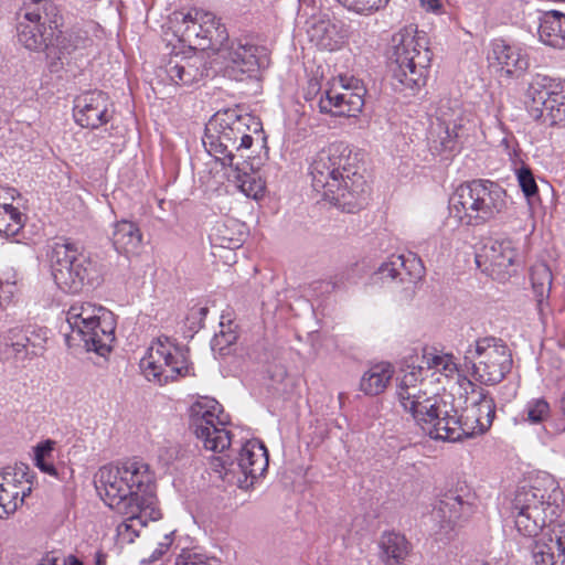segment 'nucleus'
Returning a JSON list of instances; mask_svg holds the SVG:
<instances>
[{
  "mask_svg": "<svg viewBox=\"0 0 565 565\" xmlns=\"http://www.w3.org/2000/svg\"><path fill=\"white\" fill-rule=\"evenodd\" d=\"M55 441L46 439L36 445L34 448V458H52V451L54 450Z\"/></svg>",
  "mask_w": 565,
  "mask_h": 565,
  "instance_id": "47",
  "label": "nucleus"
},
{
  "mask_svg": "<svg viewBox=\"0 0 565 565\" xmlns=\"http://www.w3.org/2000/svg\"><path fill=\"white\" fill-rule=\"evenodd\" d=\"M209 312L207 307L194 306L186 316V322L190 323V330L198 331L203 327V321Z\"/></svg>",
  "mask_w": 565,
  "mask_h": 565,
  "instance_id": "44",
  "label": "nucleus"
},
{
  "mask_svg": "<svg viewBox=\"0 0 565 565\" xmlns=\"http://www.w3.org/2000/svg\"><path fill=\"white\" fill-rule=\"evenodd\" d=\"M471 512V503L452 491L445 493L434 508V516L444 529H452L461 518L468 516Z\"/></svg>",
  "mask_w": 565,
  "mask_h": 565,
  "instance_id": "24",
  "label": "nucleus"
},
{
  "mask_svg": "<svg viewBox=\"0 0 565 565\" xmlns=\"http://www.w3.org/2000/svg\"><path fill=\"white\" fill-rule=\"evenodd\" d=\"M382 280H395L399 281H416L420 279L425 274V268L422 259L415 254L409 253L405 255H392L387 262H384L376 273Z\"/></svg>",
  "mask_w": 565,
  "mask_h": 565,
  "instance_id": "23",
  "label": "nucleus"
},
{
  "mask_svg": "<svg viewBox=\"0 0 565 565\" xmlns=\"http://www.w3.org/2000/svg\"><path fill=\"white\" fill-rule=\"evenodd\" d=\"M394 374L390 363H379L371 366L361 377L360 390L369 396L383 393Z\"/></svg>",
  "mask_w": 565,
  "mask_h": 565,
  "instance_id": "27",
  "label": "nucleus"
},
{
  "mask_svg": "<svg viewBox=\"0 0 565 565\" xmlns=\"http://www.w3.org/2000/svg\"><path fill=\"white\" fill-rule=\"evenodd\" d=\"M412 388L399 384L396 392L397 398L403 408L412 415L423 433H431L430 429L434 427L431 423L438 419V406L441 401L433 397L420 401L415 393L411 392Z\"/></svg>",
  "mask_w": 565,
  "mask_h": 565,
  "instance_id": "20",
  "label": "nucleus"
},
{
  "mask_svg": "<svg viewBox=\"0 0 565 565\" xmlns=\"http://www.w3.org/2000/svg\"><path fill=\"white\" fill-rule=\"evenodd\" d=\"M220 56L227 63L228 72L236 81L256 78L270 64L267 47L248 39H233Z\"/></svg>",
  "mask_w": 565,
  "mask_h": 565,
  "instance_id": "13",
  "label": "nucleus"
},
{
  "mask_svg": "<svg viewBox=\"0 0 565 565\" xmlns=\"http://www.w3.org/2000/svg\"><path fill=\"white\" fill-rule=\"evenodd\" d=\"M201 22L206 24V26L203 30L204 35L201 41V43L204 42V45H200L199 51H211L220 55L223 49L232 41L228 38L225 25L221 22L220 18L210 11L203 14V21L201 20Z\"/></svg>",
  "mask_w": 565,
  "mask_h": 565,
  "instance_id": "26",
  "label": "nucleus"
},
{
  "mask_svg": "<svg viewBox=\"0 0 565 565\" xmlns=\"http://www.w3.org/2000/svg\"><path fill=\"white\" fill-rule=\"evenodd\" d=\"M9 202H0V212L7 206Z\"/></svg>",
  "mask_w": 565,
  "mask_h": 565,
  "instance_id": "62",
  "label": "nucleus"
},
{
  "mask_svg": "<svg viewBox=\"0 0 565 565\" xmlns=\"http://www.w3.org/2000/svg\"><path fill=\"white\" fill-rule=\"evenodd\" d=\"M39 565V564H38Z\"/></svg>",
  "mask_w": 565,
  "mask_h": 565,
  "instance_id": "63",
  "label": "nucleus"
},
{
  "mask_svg": "<svg viewBox=\"0 0 565 565\" xmlns=\"http://www.w3.org/2000/svg\"><path fill=\"white\" fill-rule=\"evenodd\" d=\"M341 6L361 15H369L384 9L390 0H337Z\"/></svg>",
  "mask_w": 565,
  "mask_h": 565,
  "instance_id": "39",
  "label": "nucleus"
},
{
  "mask_svg": "<svg viewBox=\"0 0 565 565\" xmlns=\"http://www.w3.org/2000/svg\"><path fill=\"white\" fill-rule=\"evenodd\" d=\"M209 62L202 54L191 56L174 55L164 66V72L172 83L190 86L209 74Z\"/></svg>",
  "mask_w": 565,
  "mask_h": 565,
  "instance_id": "19",
  "label": "nucleus"
},
{
  "mask_svg": "<svg viewBox=\"0 0 565 565\" xmlns=\"http://www.w3.org/2000/svg\"><path fill=\"white\" fill-rule=\"evenodd\" d=\"M423 371H424V366L419 365V366H414L412 369V371H409L408 373H406L401 383L399 384H403L405 386H409V387H415L416 383L422 379V374H423Z\"/></svg>",
  "mask_w": 565,
  "mask_h": 565,
  "instance_id": "48",
  "label": "nucleus"
},
{
  "mask_svg": "<svg viewBox=\"0 0 565 565\" xmlns=\"http://www.w3.org/2000/svg\"><path fill=\"white\" fill-rule=\"evenodd\" d=\"M15 341H17V338L11 340V345L15 353H20L22 350H25V348H22V345H14Z\"/></svg>",
  "mask_w": 565,
  "mask_h": 565,
  "instance_id": "57",
  "label": "nucleus"
},
{
  "mask_svg": "<svg viewBox=\"0 0 565 565\" xmlns=\"http://www.w3.org/2000/svg\"><path fill=\"white\" fill-rule=\"evenodd\" d=\"M477 395V399L473 401L471 407L468 408L481 423V427L490 428L495 417V402L491 394L479 387L472 391Z\"/></svg>",
  "mask_w": 565,
  "mask_h": 565,
  "instance_id": "33",
  "label": "nucleus"
},
{
  "mask_svg": "<svg viewBox=\"0 0 565 565\" xmlns=\"http://www.w3.org/2000/svg\"><path fill=\"white\" fill-rule=\"evenodd\" d=\"M431 52L424 38L408 29L394 33L387 52V72L394 90L415 95L426 85Z\"/></svg>",
  "mask_w": 565,
  "mask_h": 565,
  "instance_id": "5",
  "label": "nucleus"
},
{
  "mask_svg": "<svg viewBox=\"0 0 565 565\" xmlns=\"http://www.w3.org/2000/svg\"><path fill=\"white\" fill-rule=\"evenodd\" d=\"M111 106L105 92H85L75 99L74 119L82 127L96 129L113 118Z\"/></svg>",
  "mask_w": 565,
  "mask_h": 565,
  "instance_id": "17",
  "label": "nucleus"
},
{
  "mask_svg": "<svg viewBox=\"0 0 565 565\" xmlns=\"http://www.w3.org/2000/svg\"><path fill=\"white\" fill-rule=\"evenodd\" d=\"M527 108L532 117L550 125L565 124V82L536 74L529 85Z\"/></svg>",
  "mask_w": 565,
  "mask_h": 565,
  "instance_id": "12",
  "label": "nucleus"
},
{
  "mask_svg": "<svg viewBox=\"0 0 565 565\" xmlns=\"http://www.w3.org/2000/svg\"><path fill=\"white\" fill-rule=\"evenodd\" d=\"M550 412V404L544 398H533L524 408L525 420L531 424H540L548 417Z\"/></svg>",
  "mask_w": 565,
  "mask_h": 565,
  "instance_id": "41",
  "label": "nucleus"
},
{
  "mask_svg": "<svg viewBox=\"0 0 565 565\" xmlns=\"http://www.w3.org/2000/svg\"><path fill=\"white\" fill-rule=\"evenodd\" d=\"M51 263L54 281L64 292L77 295L93 290L103 282L98 260L68 239L55 244Z\"/></svg>",
  "mask_w": 565,
  "mask_h": 565,
  "instance_id": "7",
  "label": "nucleus"
},
{
  "mask_svg": "<svg viewBox=\"0 0 565 565\" xmlns=\"http://www.w3.org/2000/svg\"><path fill=\"white\" fill-rule=\"evenodd\" d=\"M540 40L552 47L565 49V13L552 10L540 18Z\"/></svg>",
  "mask_w": 565,
  "mask_h": 565,
  "instance_id": "25",
  "label": "nucleus"
},
{
  "mask_svg": "<svg viewBox=\"0 0 565 565\" xmlns=\"http://www.w3.org/2000/svg\"><path fill=\"white\" fill-rule=\"evenodd\" d=\"M63 565H83V562L75 555H68L66 558H64Z\"/></svg>",
  "mask_w": 565,
  "mask_h": 565,
  "instance_id": "56",
  "label": "nucleus"
},
{
  "mask_svg": "<svg viewBox=\"0 0 565 565\" xmlns=\"http://www.w3.org/2000/svg\"><path fill=\"white\" fill-rule=\"evenodd\" d=\"M420 6L427 11L433 13H441L443 12V1L441 0H419Z\"/></svg>",
  "mask_w": 565,
  "mask_h": 565,
  "instance_id": "51",
  "label": "nucleus"
},
{
  "mask_svg": "<svg viewBox=\"0 0 565 565\" xmlns=\"http://www.w3.org/2000/svg\"><path fill=\"white\" fill-rule=\"evenodd\" d=\"M249 118L234 109L217 111L205 125L202 139L206 151L222 166L234 167L235 151L249 149L253 137L247 134Z\"/></svg>",
  "mask_w": 565,
  "mask_h": 565,
  "instance_id": "8",
  "label": "nucleus"
},
{
  "mask_svg": "<svg viewBox=\"0 0 565 565\" xmlns=\"http://www.w3.org/2000/svg\"><path fill=\"white\" fill-rule=\"evenodd\" d=\"M380 557L386 565H398L408 554V542L398 533H384L380 540Z\"/></svg>",
  "mask_w": 565,
  "mask_h": 565,
  "instance_id": "31",
  "label": "nucleus"
},
{
  "mask_svg": "<svg viewBox=\"0 0 565 565\" xmlns=\"http://www.w3.org/2000/svg\"><path fill=\"white\" fill-rule=\"evenodd\" d=\"M206 12L202 9L192 8L188 12L175 11L173 13L171 20L173 33L180 42L189 45L190 49L199 50L200 45H204V42L201 43V41L206 24L202 23L201 20L203 21V14H206Z\"/></svg>",
  "mask_w": 565,
  "mask_h": 565,
  "instance_id": "21",
  "label": "nucleus"
},
{
  "mask_svg": "<svg viewBox=\"0 0 565 565\" xmlns=\"http://www.w3.org/2000/svg\"><path fill=\"white\" fill-rule=\"evenodd\" d=\"M344 96H345V104H347V116H355L356 113H360L362 110V107L364 105L363 95L360 93H354L348 87H344Z\"/></svg>",
  "mask_w": 565,
  "mask_h": 565,
  "instance_id": "43",
  "label": "nucleus"
},
{
  "mask_svg": "<svg viewBox=\"0 0 565 565\" xmlns=\"http://www.w3.org/2000/svg\"><path fill=\"white\" fill-rule=\"evenodd\" d=\"M36 467L42 471L50 476H57V470L54 467L51 459L45 458H34Z\"/></svg>",
  "mask_w": 565,
  "mask_h": 565,
  "instance_id": "50",
  "label": "nucleus"
},
{
  "mask_svg": "<svg viewBox=\"0 0 565 565\" xmlns=\"http://www.w3.org/2000/svg\"><path fill=\"white\" fill-rule=\"evenodd\" d=\"M22 226V213L11 203L0 212V234L15 235Z\"/></svg>",
  "mask_w": 565,
  "mask_h": 565,
  "instance_id": "36",
  "label": "nucleus"
},
{
  "mask_svg": "<svg viewBox=\"0 0 565 565\" xmlns=\"http://www.w3.org/2000/svg\"><path fill=\"white\" fill-rule=\"evenodd\" d=\"M343 142L321 149L310 166L312 188L333 205L352 213L366 201L369 185Z\"/></svg>",
  "mask_w": 565,
  "mask_h": 565,
  "instance_id": "4",
  "label": "nucleus"
},
{
  "mask_svg": "<svg viewBox=\"0 0 565 565\" xmlns=\"http://www.w3.org/2000/svg\"><path fill=\"white\" fill-rule=\"evenodd\" d=\"M24 481H25L26 483H29V482H30V481H29V479H28V477H26V478H24ZM19 483H20V488H19V489H20L19 507H20V505H22V503L24 502V499H25L28 495H30V493H31V486L24 484V483H23V479H21V480L19 481Z\"/></svg>",
  "mask_w": 565,
  "mask_h": 565,
  "instance_id": "52",
  "label": "nucleus"
},
{
  "mask_svg": "<svg viewBox=\"0 0 565 565\" xmlns=\"http://www.w3.org/2000/svg\"><path fill=\"white\" fill-rule=\"evenodd\" d=\"M15 190L12 188H6L0 190V202H8V200H13Z\"/></svg>",
  "mask_w": 565,
  "mask_h": 565,
  "instance_id": "55",
  "label": "nucleus"
},
{
  "mask_svg": "<svg viewBox=\"0 0 565 565\" xmlns=\"http://www.w3.org/2000/svg\"><path fill=\"white\" fill-rule=\"evenodd\" d=\"M319 109L321 113L331 114L332 116H347L344 92L333 94L331 90H327L326 95L319 99Z\"/></svg>",
  "mask_w": 565,
  "mask_h": 565,
  "instance_id": "37",
  "label": "nucleus"
},
{
  "mask_svg": "<svg viewBox=\"0 0 565 565\" xmlns=\"http://www.w3.org/2000/svg\"><path fill=\"white\" fill-rule=\"evenodd\" d=\"M550 428H546L548 433L561 434L565 431V422H552L548 424Z\"/></svg>",
  "mask_w": 565,
  "mask_h": 565,
  "instance_id": "54",
  "label": "nucleus"
},
{
  "mask_svg": "<svg viewBox=\"0 0 565 565\" xmlns=\"http://www.w3.org/2000/svg\"><path fill=\"white\" fill-rule=\"evenodd\" d=\"M175 565H217V561L202 554L182 552L178 556Z\"/></svg>",
  "mask_w": 565,
  "mask_h": 565,
  "instance_id": "42",
  "label": "nucleus"
},
{
  "mask_svg": "<svg viewBox=\"0 0 565 565\" xmlns=\"http://www.w3.org/2000/svg\"><path fill=\"white\" fill-rule=\"evenodd\" d=\"M439 140H434V148L440 153H452L459 151L461 145V130L462 125L452 122L446 124L445 121L438 124Z\"/></svg>",
  "mask_w": 565,
  "mask_h": 565,
  "instance_id": "34",
  "label": "nucleus"
},
{
  "mask_svg": "<svg viewBox=\"0 0 565 565\" xmlns=\"http://www.w3.org/2000/svg\"><path fill=\"white\" fill-rule=\"evenodd\" d=\"M62 15L52 0H28L18 17V41L28 50L45 52L51 73L61 72L71 54L84 47L87 33L79 29L58 30Z\"/></svg>",
  "mask_w": 565,
  "mask_h": 565,
  "instance_id": "3",
  "label": "nucleus"
},
{
  "mask_svg": "<svg viewBox=\"0 0 565 565\" xmlns=\"http://www.w3.org/2000/svg\"><path fill=\"white\" fill-rule=\"evenodd\" d=\"M491 65H497L508 78H520L530 66L527 54L519 46L510 45L503 39H494L488 54Z\"/></svg>",
  "mask_w": 565,
  "mask_h": 565,
  "instance_id": "18",
  "label": "nucleus"
},
{
  "mask_svg": "<svg viewBox=\"0 0 565 565\" xmlns=\"http://www.w3.org/2000/svg\"><path fill=\"white\" fill-rule=\"evenodd\" d=\"M217 461L225 473L241 472L244 476V481L238 479L239 487L248 489L267 471L269 459L265 445L254 439L242 446L235 459H231L226 455L217 458Z\"/></svg>",
  "mask_w": 565,
  "mask_h": 565,
  "instance_id": "14",
  "label": "nucleus"
},
{
  "mask_svg": "<svg viewBox=\"0 0 565 565\" xmlns=\"http://www.w3.org/2000/svg\"><path fill=\"white\" fill-rule=\"evenodd\" d=\"M171 535H172V533L166 534L163 537V541L158 544V547H156L153 550V552L148 557L141 558L140 563L142 565H149V564H152V563L157 562L158 559H160L163 556V554L167 553V551L169 550V547L172 544Z\"/></svg>",
  "mask_w": 565,
  "mask_h": 565,
  "instance_id": "46",
  "label": "nucleus"
},
{
  "mask_svg": "<svg viewBox=\"0 0 565 565\" xmlns=\"http://www.w3.org/2000/svg\"><path fill=\"white\" fill-rule=\"evenodd\" d=\"M217 232L220 233V245L230 249H234L236 247H239L242 244V239L239 237H231L227 236L221 228H217Z\"/></svg>",
  "mask_w": 565,
  "mask_h": 565,
  "instance_id": "49",
  "label": "nucleus"
},
{
  "mask_svg": "<svg viewBox=\"0 0 565 565\" xmlns=\"http://www.w3.org/2000/svg\"><path fill=\"white\" fill-rule=\"evenodd\" d=\"M564 493L548 479L515 491L511 514L520 534L534 539L530 546L535 565H565V523L558 522Z\"/></svg>",
  "mask_w": 565,
  "mask_h": 565,
  "instance_id": "1",
  "label": "nucleus"
},
{
  "mask_svg": "<svg viewBox=\"0 0 565 565\" xmlns=\"http://www.w3.org/2000/svg\"><path fill=\"white\" fill-rule=\"evenodd\" d=\"M222 330L216 333L211 340V349L220 356H226L232 352V345L236 343L237 334L228 326L227 330L224 329V322H221Z\"/></svg>",
  "mask_w": 565,
  "mask_h": 565,
  "instance_id": "38",
  "label": "nucleus"
},
{
  "mask_svg": "<svg viewBox=\"0 0 565 565\" xmlns=\"http://www.w3.org/2000/svg\"><path fill=\"white\" fill-rule=\"evenodd\" d=\"M60 557L54 552L46 553L40 561L39 565H60Z\"/></svg>",
  "mask_w": 565,
  "mask_h": 565,
  "instance_id": "53",
  "label": "nucleus"
},
{
  "mask_svg": "<svg viewBox=\"0 0 565 565\" xmlns=\"http://www.w3.org/2000/svg\"><path fill=\"white\" fill-rule=\"evenodd\" d=\"M103 311L102 306L92 302L73 303L66 311L70 329V333H65L66 344L76 345L78 340L87 351L96 352L102 356L108 353L114 341V331L102 328L99 313Z\"/></svg>",
  "mask_w": 565,
  "mask_h": 565,
  "instance_id": "10",
  "label": "nucleus"
},
{
  "mask_svg": "<svg viewBox=\"0 0 565 565\" xmlns=\"http://www.w3.org/2000/svg\"><path fill=\"white\" fill-rule=\"evenodd\" d=\"M516 179L524 196L531 203L539 195V188L531 168L522 164L516 169Z\"/></svg>",
  "mask_w": 565,
  "mask_h": 565,
  "instance_id": "40",
  "label": "nucleus"
},
{
  "mask_svg": "<svg viewBox=\"0 0 565 565\" xmlns=\"http://www.w3.org/2000/svg\"><path fill=\"white\" fill-rule=\"evenodd\" d=\"M234 168L236 171V182L238 189L247 196L254 200H259L264 196L265 193V182L257 177L255 173H241V168L238 163H234Z\"/></svg>",
  "mask_w": 565,
  "mask_h": 565,
  "instance_id": "35",
  "label": "nucleus"
},
{
  "mask_svg": "<svg viewBox=\"0 0 565 565\" xmlns=\"http://www.w3.org/2000/svg\"><path fill=\"white\" fill-rule=\"evenodd\" d=\"M530 279L536 299V307L541 316L548 306L553 276L546 264H537L531 268Z\"/></svg>",
  "mask_w": 565,
  "mask_h": 565,
  "instance_id": "28",
  "label": "nucleus"
},
{
  "mask_svg": "<svg viewBox=\"0 0 565 565\" xmlns=\"http://www.w3.org/2000/svg\"><path fill=\"white\" fill-rule=\"evenodd\" d=\"M189 349L173 343L168 337H159L140 361V367L148 380L163 385L191 375L192 363Z\"/></svg>",
  "mask_w": 565,
  "mask_h": 565,
  "instance_id": "11",
  "label": "nucleus"
},
{
  "mask_svg": "<svg viewBox=\"0 0 565 565\" xmlns=\"http://www.w3.org/2000/svg\"><path fill=\"white\" fill-rule=\"evenodd\" d=\"M427 369H443L446 372H452L456 370V363L451 360V356L445 355H430L424 356Z\"/></svg>",
  "mask_w": 565,
  "mask_h": 565,
  "instance_id": "45",
  "label": "nucleus"
},
{
  "mask_svg": "<svg viewBox=\"0 0 565 565\" xmlns=\"http://www.w3.org/2000/svg\"><path fill=\"white\" fill-rule=\"evenodd\" d=\"M46 328H26L25 330L11 329L9 331V339L13 340L17 338L14 345H22L25 348L26 355L39 356L44 351V344L47 340Z\"/></svg>",
  "mask_w": 565,
  "mask_h": 565,
  "instance_id": "29",
  "label": "nucleus"
},
{
  "mask_svg": "<svg viewBox=\"0 0 565 565\" xmlns=\"http://www.w3.org/2000/svg\"><path fill=\"white\" fill-rule=\"evenodd\" d=\"M558 404H559L561 413L565 417V395L563 397H561Z\"/></svg>",
  "mask_w": 565,
  "mask_h": 565,
  "instance_id": "58",
  "label": "nucleus"
},
{
  "mask_svg": "<svg viewBox=\"0 0 565 565\" xmlns=\"http://www.w3.org/2000/svg\"><path fill=\"white\" fill-rule=\"evenodd\" d=\"M463 365L471 370L472 377L484 385L501 383L511 372L512 352L500 338L483 337L469 345L463 356Z\"/></svg>",
  "mask_w": 565,
  "mask_h": 565,
  "instance_id": "9",
  "label": "nucleus"
},
{
  "mask_svg": "<svg viewBox=\"0 0 565 565\" xmlns=\"http://www.w3.org/2000/svg\"><path fill=\"white\" fill-rule=\"evenodd\" d=\"M481 423L468 408L466 414L459 417L457 411L441 401L438 406V419L431 423V433L426 435L436 440L458 441L463 437L472 438L484 434L489 428H482Z\"/></svg>",
  "mask_w": 565,
  "mask_h": 565,
  "instance_id": "15",
  "label": "nucleus"
},
{
  "mask_svg": "<svg viewBox=\"0 0 565 565\" xmlns=\"http://www.w3.org/2000/svg\"><path fill=\"white\" fill-rule=\"evenodd\" d=\"M299 1V8L302 9L303 6L309 7L313 0H298Z\"/></svg>",
  "mask_w": 565,
  "mask_h": 565,
  "instance_id": "59",
  "label": "nucleus"
},
{
  "mask_svg": "<svg viewBox=\"0 0 565 565\" xmlns=\"http://www.w3.org/2000/svg\"><path fill=\"white\" fill-rule=\"evenodd\" d=\"M211 408L198 403L192 407L190 428L198 439L202 440L205 449L222 452L230 448L232 444L231 433L224 427H217L215 419V408L217 403Z\"/></svg>",
  "mask_w": 565,
  "mask_h": 565,
  "instance_id": "16",
  "label": "nucleus"
},
{
  "mask_svg": "<svg viewBox=\"0 0 565 565\" xmlns=\"http://www.w3.org/2000/svg\"><path fill=\"white\" fill-rule=\"evenodd\" d=\"M461 224L480 226L500 218L509 209L507 191L497 182L475 179L460 184L450 198Z\"/></svg>",
  "mask_w": 565,
  "mask_h": 565,
  "instance_id": "6",
  "label": "nucleus"
},
{
  "mask_svg": "<svg viewBox=\"0 0 565 565\" xmlns=\"http://www.w3.org/2000/svg\"><path fill=\"white\" fill-rule=\"evenodd\" d=\"M3 301L9 302L10 301V296H2L0 294V306H2Z\"/></svg>",
  "mask_w": 565,
  "mask_h": 565,
  "instance_id": "60",
  "label": "nucleus"
},
{
  "mask_svg": "<svg viewBox=\"0 0 565 565\" xmlns=\"http://www.w3.org/2000/svg\"><path fill=\"white\" fill-rule=\"evenodd\" d=\"M141 232L137 224L128 220L118 221L111 236V242L118 253H130L141 244Z\"/></svg>",
  "mask_w": 565,
  "mask_h": 565,
  "instance_id": "30",
  "label": "nucleus"
},
{
  "mask_svg": "<svg viewBox=\"0 0 565 565\" xmlns=\"http://www.w3.org/2000/svg\"><path fill=\"white\" fill-rule=\"evenodd\" d=\"M95 486L105 503L126 516L117 526L121 541L132 543L148 521L161 519L154 473L142 460L134 458L120 466H103L95 476Z\"/></svg>",
  "mask_w": 565,
  "mask_h": 565,
  "instance_id": "2",
  "label": "nucleus"
},
{
  "mask_svg": "<svg viewBox=\"0 0 565 565\" xmlns=\"http://www.w3.org/2000/svg\"><path fill=\"white\" fill-rule=\"evenodd\" d=\"M28 466L6 467L0 472V519H8L19 508L21 479L26 478Z\"/></svg>",
  "mask_w": 565,
  "mask_h": 565,
  "instance_id": "22",
  "label": "nucleus"
},
{
  "mask_svg": "<svg viewBox=\"0 0 565 565\" xmlns=\"http://www.w3.org/2000/svg\"><path fill=\"white\" fill-rule=\"evenodd\" d=\"M484 257L493 266L499 269H507L513 265L516 253L512 247V242L493 241L490 245H484Z\"/></svg>",
  "mask_w": 565,
  "mask_h": 565,
  "instance_id": "32",
  "label": "nucleus"
},
{
  "mask_svg": "<svg viewBox=\"0 0 565 565\" xmlns=\"http://www.w3.org/2000/svg\"><path fill=\"white\" fill-rule=\"evenodd\" d=\"M96 565H105V561L102 559V556L99 554L97 555Z\"/></svg>",
  "mask_w": 565,
  "mask_h": 565,
  "instance_id": "61",
  "label": "nucleus"
}]
</instances>
